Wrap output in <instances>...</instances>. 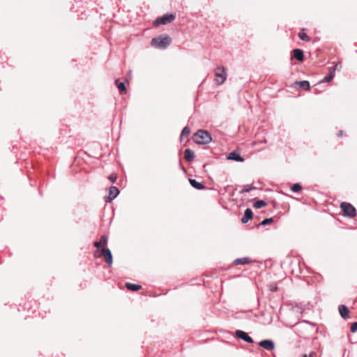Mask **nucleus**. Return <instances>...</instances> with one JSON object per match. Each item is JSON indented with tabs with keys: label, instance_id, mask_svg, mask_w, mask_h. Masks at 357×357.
<instances>
[{
	"label": "nucleus",
	"instance_id": "nucleus-4",
	"mask_svg": "<svg viewBox=\"0 0 357 357\" xmlns=\"http://www.w3.org/2000/svg\"><path fill=\"white\" fill-rule=\"evenodd\" d=\"M340 208L343 211L344 216L354 218L356 215V210L350 203L342 202Z\"/></svg>",
	"mask_w": 357,
	"mask_h": 357
},
{
	"label": "nucleus",
	"instance_id": "nucleus-15",
	"mask_svg": "<svg viewBox=\"0 0 357 357\" xmlns=\"http://www.w3.org/2000/svg\"><path fill=\"white\" fill-rule=\"evenodd\" d=\"M190 185L195 189L197 190H203L204 189L205 186L203 183L198 182L197 180L190 178L189 180Z\"/></svg>",
	"mask_w": 357,
	"mask_h": 357
},
{
	"label": "nucleus",
	"instance_id": "nucleus-18",
	"mask_svg": "<svg viewBox=\"0 0 357 357\" xmlns=\"http://www.w3.org/2000/svg\"><path fill=\"white\" fill-rule=\"evenodd\" d=\"M250 262V260L248 257L238 258L234 260V264L236 265H239V264L244 265V264H248Z\"/></svg>",
	"mask_w": 357,
	"mask_h": 357
},
{
	"label": "nucleus",
	"instance_id": "nucleus-2",
	"mask_svg": "<svg viewBox=\"0 0 357 357\" xmlns=\"http://www.w3.org/2000/svg\"><path fill=\"white\" fill-rule=\"evenodd\" d=\"M194 141L198 144H207L212 141V137L208 131L199 130L195 134Z\"/></svg>",
	"mask_w": 357,
	"mask_h": 357
},
{
	"label": "nucleus",
	"instance_id": "nucleus-16",
	"mask_svg": "<svg viewBox=\"0 0 357 357\" xmlns=\"http://www.w3.org/2000/svg\"><path fill=\"white\" fill-rule=\"evenodd\" d=\"M184 158L188 162H190L195 158V153L190 149H187L184 151Z\"/></svg>",
	"mask_w": 357,
	"mask_h": 357
},
{
	"label": "nucleus",
	"instance_id": "nucleus-31",
	"mask_svg": "<svg viewBox=\"0 0 357 357\" xmlns=\"http://www.w3.org/2000/svg\"><path fill=\"white\" fill-rule=\"evenodd\" d=\"M93 245H94V247H96L97 248H99L100 246H102V244L100 243V242H99V241L94 242Z\"/></svg>",
	"mask_w": 357,
	"mask_h": 357
},
{
	"label": "nucleus",
	"instance_id": "nucleus-12",
	"mask_svg": "<svg viewBox=\"0 0 357 357\" xmlns=\"http://www.w3.org/2000/svg\"><path fill=\"white\" fill-rule=\"evenodd\" d=\"M292 56L299 61L304 59L303 52L300 49H294L292 52Z\"/></svg>",
	"mask_w": 357,
	"mask_h": 357
},
{
	"label": "nucleus",
	"instance_id": "nucleus-21",
	"mask_svg": "<svg viewBox=\"0 0 357 357\" xmlns=\"http://www.w3.org/2000/svg\"><path fill=\"white\" fill-rule=\"evenodd\" d=\"M267 205V203L264 200H258L253 204V206L257 208H261L262 207H264Z\"/></svg>",
	"mask_w": 357,
	"mask_h": 357
},
{
	"label": "nucleus",
	"instance_id": "nucleus-27",
	"mask_svg": "<svg viewBox=\"0 0 357 357\" xmlns=\"http://www.w3.org/2000/svg\"><path fill=\"white\" fill-rule=\"evenodd\" d=\"M273 222V219L272 218H266L262 220L261 224L264 226L271 224Z\"/></svg>",
	"mask_w": 357,
	"mask_h": 357
},
{
	"label": "nucleus",
	"instance_id": "nucleus-8",
	"mask_svg": "<svg viewBox=\"0 0 357 357\" xmlns=\"http://www.w3.org/2000/svg\"><path fill=\"white\" fill-rule=\"evenodd\" d=\"M119 194V189L115 186H111L109 189V196L106 197L105 202H110Z\"/></svg>",
	"mask_w": 357,
	"mask_h": 357
},
{
	"label": "nucleus",
	"instance_id": "nucleus-20",
	"mask_svg": "<svg viewBox=\"0 0 357 357\" xmlns=\"http://www.w3.org/2000/svg\"><path fill=\"white\" fill-rule=\"evenodd\" d=\"M296 84H298L299 86L303 89L310 90V83L308 81H305V80L300 81V82H297Z\"/></svg>",
	"mask_w": 357,
	"mask_h": 357
},
{
	"label": "nucleus",
	"instance_id": "nucleus-23",
	"mask_svg": "<svg viewBox=\"0 0 357 357\" xmlns=\"http://www.w3.org/2000/svg\"><path fill=\"white\" fill-rule=\"evenodd\" d=\"M190 130L188 126H185L183 128L181 134V138L183 137H187L190 135Z\"/></svg>",
	"mask_w": 357,
	"mask_h": 357
},
{
	"label": "nucleus",
	"instance_id": "nucleus-19",
	"mask_svg": "<svg viewBox=\"0 0 357 357\" xmlns=\"http://www.w3.org/2000/svg\"><path fill=\"white\" fill-rule=\"evenodd\" d=\"M115 83L119 89L120 93L123 94L126 93V89L123 82H119L118 80H116Z\"/></svg>",
	"mask_w": 357,
	"mask_h": 357
},
{
	"label": "nucleus",
	"instance_id": "nucleus-13",
	"mask_svg": "<svg viewBox=\"0 0 357 357\" xmlns=\"http://www.w3.org/2000/svg\"><path fill=\"white\" fill-rule=\"evenodd\" d=\"M252 211L250 208H247L245 211L244 215L241 218L242 223H246L248 220L252 218Z\"/></svg>",
	"mask_w": 357,
	"mask_h": 357
},
{
	"label": "nucleus",
	"instance_id": "nucleus-9",
	"mask_svg": "<svg viewBox=\"0 0 357 357\" xmlns=\"http://www.w3.org/2000/svg\"><path fill=\"white\" fill-rule=\"evenodd\" d=\"M259 345L268 351H272L275 348V344L271 340H261L259 342Z\"/></svg>",
	"mask_w": 357,
	"mask_h": 357
},
{
	"label": "nucleus",
	"instance_id": "nucleus-24",
	"mask_svg": "<svg viewBox=\"0 0 357 357\" xmlns=\"http://www.w3.org/2000/svg\"><path fill=\"white\" fill-rule=\"evenodd\" d=\"M298 37L301 40L304 41H309L310 40V37L303 31H301L298 33Z\"/></svg>",
	"mask_w": 357,
	"mask_h": 357
},
{
	"label": "nucleus",
	"instance_id": "nucleus-3",
	"mask_svg": "<svg viewBox=\"0 0 357 357\" xmlns=\"http://www.w3.org/2000/svg\"><path fill=\"white\" fill-rule=\"evenodd\" d=\"M227 75L226 68L222 66H218L215 70V83L218 85L222 84L227 79Z\"/></svg>",
	"mask_w": 357,
	"mask_h": 357
},
{
	"label": "nucleus",
	"instance_id": "nucleus-28",
	"mask_svg": "<svg viewBox=\"0 0 357 357\" xmlns=\"http://www.w3.org/2000/svg\"><path fill=\"white\" fill-rule=\"evenodd\" d=\"M357 331V322H354L351 326V332L355 333Z\"/></svg>",
	"mask_w": 357,
	"mask_h": 357
},
{
	"label": "nucleus",
	"instance_id": "nucleus-32",
	"mask_svg": "<svg viewBox=\"0 0 357 357\" xmlns=\"http://www.w3.org/2000/svg\"><path fill=\"white\" fill-rule=\"evenodd\" d=\"M342 134H343L342 130H340V131H339V132H338V136H339V137H341V136H342Z\"/></svg>",
	"mask_w": 357,
	"mask_h": 357
},
{
	"label": "nucleus",
	"instance_id": "nucleus-33",
	"mask_svg": "<svg viewBox=\"0 0 357 357\" xmlns=\"http://www.w3.org/2000/svg\"><path fill=\"white\" fill-rule=\"evenodd\" d=\"M131 73H132V71H131V70H130V71H129V73H128V76L129 77V78H130V77H131Z\"/></svg>",
	"mask_w": 357,
	"mask_h": 357
},
{
	"label": "nucleus",
	"instance_id": "nucleus-6",
	"mask_svg": "<svg viewBox=\"0 0 357 357\" xmlns=\"http://www.w3.org/2000/svg\"><path fill=\"white\" fill-rule=\"evenodd\" d=\"M175 19V15L173 14H165L163 16L157 18L153 24L158 26L160 24H167L172 22Z\"/></svg>",
	"mask_w": 357,
	"mask_h": 357
},
{
	"label": "nucleus",
	"instance_id": "nucleus-29",
	"mask_svg": "<svg viewBox=\"0 0 357 357\" xmlns=\"http://www.w3.org/2000/svg\"><path fill=\"white\" fill-rule=\"evenodd\" d=\"M117 177L115 174H111L109 176V181L112 182V183H114L116 180Z\"/></svg>",
	"mask_w": 357,
	"mask_h": 357
},
{
	"label": "nucleus",
	"instance_id": "nucleus-10",
	"mask_svg": "<svg viewBox=\"0 0 357 357\" xmlns=\"http://www.w3.org/2000/svg\"><path fill=\"white\" fill-rule=\"evenodd\" d=\"M228 160H231L237 162H243L244 159L236 151H232L229 153L227 156Z\"/></svg>",
	"mask_w": 357,
	"mask_h": 357
},
{
	"label": "nucleus",
	"instance_id": "nucleus-34",
	"mask_svg": "<svg viewBox=\"0 0 357 357\" xmlns=\"http://www.w3.org/2000/svg\"><path fill=\"white\" fill-rule=\"evenodd\" d=\"M260 143H266V139L261 140V141L260 142Z\"/></svg>",
	"mask_w": 357,
	"mask_h": 357
},
{
	"label": "nucleus",
	"instance_id": "nucleus-30",
	"mask_svg": "<svg viewBox=\"0 0 357 357\" xmlns=\"http://www.w3.org/2000/svg\"><path fill=\"white\" fill-rule=\"evenodd\" d=\"M315 354L316 353L314 351H311L309 354H303V357H313Z\"/></svg>",
	"mask_w": 357,
	"mask_h": 357
},
{
	"label": "nucleus",
	"instance_id": "nucleus-22",
	"mask_svg": "<svg viewBox=\"0 0 357 357\" xmlns=\"http://www.w3.org/2000/svg\"><path fill=\"white\" fill-rule=\"evenodd\" d=\"M256 189L255 187H248V185H243V188L240 190L241 194H244L245 192H249L252 190Z\"/></svg>",
	"mask_w": 357,
	"mask_h": 357
},
{
	"label": "nucleus",
	"instance_id": "nucleus-1",
	"mask_svg": "<svg viewBox=\"0 0 357 357\" xmlns=\"http://www.w3.org/2000/svg\"><path fill=\"white\" fill-rule=\"evenodd\" d=\"M172 39L169 36H158L152 38L151 45L158 49H166L171 43Z\"/></svg>",
	"mask_w": 357,
	"mask_h": 357
},
{
	"label": "nucleus",
	"instance_id": "nucleus-11",
	"mask_svg": "<svg viewBox=\"0 0 357 357\" xmlns=\"http://www.w3.org/2000/svg\"><path fill=\"white\" fill-rule=\"evenodd\" d=\"M338 308L341 317L344 319H347L349 318V308L344 305H340Z\"/></svg>",
	"mask_w": 357,
	"mask_h": 357
},
{
	"label": "nucleus",
	"instance_id": "nucleus-17",
	"mask_svg": "<svg viewBox=\"0 0 357 357\" xmlns=\"http://www.w3.org/2000/svg\"><path fill=\"white\" fill-rule=\"evenodd\" d=\"M126 287L128 289L133 291H138L142 288L141 285L137 284H132L130 282H126Z\"/></svg>",
	"mask_w": 357,
	"mask_h": 357
},
{
	"label": "nucleus",
	"instance_id": "nucleus-7",
	"mask_svg": "<svg viewBox=\"0 0 357 357\" xmlns=\"http://www.w3.org/2000/svg\"><path fill=\"white\" fill-rule=\"evenodd\" d=\"M235 333L238 338L244 340L245 342L248 343L253 342L252 338L250 336H249L246 332L241 330H236Z\"/></svg>",
	"mask_w": 357,
	"mask_h": 357
},
{
	"label": "nucleus",
	"instance_id": "nucleus-26",
	"mask_svg": "<svg viewBox=\"0 0 357 357\" xmlns=\"http://www.w3.org/2000/svg\"><path fill=\"white\" fill-rule=\"evenodd\" d=\"M107 240H108L107 236L106 235H102L100 237L99 242H100V243L102 244V246H105L107 243Z\"/></svg>",
	"mask_w": 357,
	"mask_h": 357
},
{
	"label": "nucleus",
	"instance_id": "nucleus-25",
	"mask_svg": "<svg viewBox=\"0 0 357 357\" xmlns=\"http://www.w3.org/2000/svg\"><path fill=\"white\" fill-rule=\"evenodd\" d=\"M302 188V186L299 183H295L291 188L292 192H299Z\"/></svg>",
	"mask_w": 357,
	"mask_h": 357
},
{
	"label": "nucleus",
	"instance_id": "nucleus-5",
	"mask_svg": "<svg viewBox=\"0 0 357 357\" xmlns=\"http://www.w3.org/2000/svg\"><path fill=\"white\" fill-rule=\"evenodd\" d=\"M94 257L96 258L103 257L105 259V261L109 265H111L113 261L112 252L110 250L107 248H102L100 253L98 252V251L95 252Z\"/></svg>",
	"mask_w": 357,
	"mask_h": 357
},
{
	"label": "nucleus",
	"instance_id": "nucleus-36",
	"mask_svg": "<svg viewBox=\"0 0 357 357\" xmlns=\"http://www.w3.org/2000/svg\"><path fill=\"white\" fill-rule=\"evenodd\" d=\"M276 290H277L276 287H273V289H271V291H276Z\"/></svg>",
	"mask_w": 357,
	"mask_h": 357
},
{
	"label": "nucleus",
	"instance_id": "nucleus-35",
	"mask_svg": "<svg viewBox=\"0 0 357 357\" xmlns=\"http://www.w3.org/2000/svg\"><path fill=\"white\" fill-rule=\"evenodd\" d=\"M276 290H277L276 287H273V289H271V291H276Z\"/></svg>",
	"mask_w": 357,
	"mask_h": 357
},
{
	"label": "nucleus",
	"instance_id": "nucleus-14",
	"mask_svg": "<svg viewBox=\"0 0 357 357\" xmlns=\"http://www.w3.org/2000/svg\"><path fill=\"white\" fill-rule=\"evenodd\" d=\"M336 66L330 68L328 75L324 77L323 82H329L334 77L335 74Z\"/></svg>",
	"mask_w": 357,
	"mask_h": 357
}]
</instances>
